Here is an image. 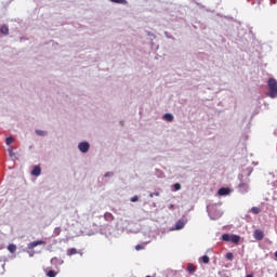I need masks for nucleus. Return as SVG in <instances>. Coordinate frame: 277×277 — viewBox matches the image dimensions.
I'll return each instance as SVG.
<instances>
[{
  "label": "nucleus",
  "mask_w": 277,
  "mask_h": 277,
  "mask_svg": "<svg viewBox=\"0 0 277 277\" xmlns=\"http://www.w3.org/2000/svg\"><path fill=\"white\" fill-rule=\"evenodd\" d=\"M47 276H48V277H56V276H57V273H56L55 271H49V272L47 273Z\"/></svg>",
  "instance_id": "19"
},
{
  "label": "nucleus",
  "mask_w": 277,
  "mask_h": 277,
  "mask_svg": "<svg viewBox=\"0 0 277 277\" xmlns=\"http://www.w3.org/2000/svg\"><path fill=\"white\" fill-rule=\"evenodd\" d=\"M77 254V250L75 248L68 249L67 250V256H72Z\"/></svg>",
  "instance_id": "14"
},
{
  "label": "nucleus",
  "mask_w": 277,
  "mask_h": 277,
  "mask_svg": "<svg viewBox=\"0 0 277 277\" xmlns=\"http://www.w3.org/2000/svg\"><path fill=\"white\" fill-rule=\"evenodd\" d=\"M137 200H140V197L137 196H134L131 198V202H137Z\"/></svg>",
  "instance_id": "25"
},
{
  "label": "nucleus",
  "mask_w": 277,
  "mask_h": 277,
  "mask_svg": "<svg viewBox=\"0 0 277 277\" xmlns=\"http://www.w3.org/2000/svg\"><path fill=\"white\" fill-rule=\"evenodd\" d=\"M269 98H277V80L275 78H269L267 81Z\"/></svg>",
  "instance_id": "1"
},
{
  "label": "nucleus",
  "mask_w": 277,
  "mask_h": 277,
  "mask_svg": "<svg viewBox=\"0 0 277 277\" xmlns=\"http://www.w3.org/2000/svg\"><path fill=\"white\" fill-rule=\"evenodd\" d=\"M253 237L254 239H256V241H263V239L265 238V233L261 229H255L253 232Z\"/></svg>",
  "instance_id": "3"
},
{
  "label": "nucleus",
  "mask_w": 277,
  "mask_h": 277,
  "mask_svg": "<svg viewBox=\"0 0 277 277\" xmlns=\"http://www.w3.org/2000/svg\"><path fill=\"white\" fill-rule=\"evenodd\" d=\"M40 174H42V169L40 168V166H35L32 171H31V175L32 176H40Z\"/></svg>",
  "instance_id": "6"
},
{
  "label": "nucleus",
  "mask_w": 277,
  "mask_h": 277,
  "mask_svg": "<svg viewBox=\"0 0 277 277\" xmlns=\"http://www.w3.org/2000/svg\"><path fill=\"white\" fill-rule=\"evenodd\" d=\"M187 272H189V274H194L196 272V266L194 264H188Z\"/></svg>",
  "instance_id": "12"
},
{
  "label": "nucleus",
  "mask_w": 277,
  "mask_h": 277,
  "mask_svg": "<svg viewBox=\"0 0 277 277\" xmlns=\"http://www.w3.org/2000/svg\"><path fill=\"white\" fill-rule=\"evenodd\" d=\"M225 259H227V261H233V259H235V255L233 254V252H228L226 253Z\"/></svg>",
  "instance_id": "17"
},
{
  "label": "nucleus",
  "mask_w": 277,
  "mask_h": 277,
  "mask_svg": "<svg viewBox=\"0 0 277 277\" xmlns=\"http://www.w3.org/2000/svg\"><path fill=\"white\" fill-rule=\"evenodd\" d=\"M47 241L44 240H36L28 243V250H34V248H37V246H45Z\"/></svg>",
  "instance_id": "4"
},
{
  "label": "nucleus",
  "mask_w": 277,
  "mask_h": 277,
  "mask_svg": "<svg viewBox=\"0 0 277 277\" xmlns=\"http://www.w3.org/2000/svg\"><path fill=\"white\" fill-rule=\"evenodd\" d=\"M104 217H105L106 220H114V214L107 212V213H105Z\"/></svg>",
  "instance_id": "21"
},
{
  "label": "nucleus",
  "mask_w": 277,
  "mask_h": 277,
  "mask_svg": "<svg viewBox=\"0 0 277 277\" xmlns=\"http://www.w3.org/2000/svg\"><path fill=\"white\" fill-rule=\"evenodd\" d=\"M174 192H179V189H181V184L180 183H175L173 185Z\"/></svg>",
  "instance_id": "23"
},
{
  "label": "nucleus",
  "mask_w": 277,
  "mask_h": 277,
  "mask_svg": "<svg viewBox=\"0 0 277 277\" xmlns=\"http://www.w3.org/2000/svg\"><path fill=\"white\" fill-rule=\"evenodd\" d=\"M114 175V173L113 172H107V173H105V175L104 176H113Z\"/></svg>",
  "instance_id": "27"
},
{
  "label": "nucleus",
  "mask_w": 277,
  "mask_h": 277,
  "mask_svg": "<svg viewBox=\"0 0 277 277\" xmlns=\"http://www.w3.org/2000/svg\"><path fill=\"white\" fill-rule=\"evenodd\" d=\"M238 187H239L240 192H248L247 183H240Z\"/></svg>",
  "instance_id": "11"
},
{
  "label": "nucleus",
  "mask_w": 277,
  "mask_h": 277,
  "mask_svg": "<svg viewBox=\"0 0 277 277\" xmlns=\"http://www.w3.org/2000/svg\"><path fill=\"white\" fill-rule=\"evenodd\" d=\"M251 213H253L254 215H259V213H261V208L252 207L251 208Z\"/></svg>",
  "instance_id": "13"
},
{
  "label": "nucleus",
  "mask_w": 277,
  "mask_h": 277,
  "mask_svg": "<svg viewBox=\"0 0 277 277\" xmlns=\"http://www.w3.org/2000/svg\"><path fill=\"white\" fill-rule=\"evenodd\" d=\"M78 148H79L80 153H88V150H90V143L81 142V143H79Z\"/></svg>",
  "instance_id": "5"
},
{
  "label": "nucleus",
  "mask_w": 277,
  "mask_h": 277,
  "mask_svg": "<svg viewBox=\"0 0 277 277\" xmlns=\"http://www.w3.org/2000/svg\"><path fill=\"white\" fill-rule=\"evenodd\" d=\"M246 277H254V275H253V274H250V275H247Z\"/></svg>",
  "instance_id": "28"
},
{
  "label": "nucleus",
  "mask_w": 277,
  "mask_h": 277,
  "mask_svg": "<svg viewBox=\"0 0 277 277\" xmlns=\"http://www.w3.org/2000/svg\"><path fill=\"white\" fill-rule=\"evenodd\" d=\"M135 250H137V251L144 250V246H142V245H136V246H135Z\"/></svg>",
  "instance_id": "24"
},
{
  "label": "nucleus",
  "mask_w": 277,
  "mask_h": 277,
  "mask_svg": "<svg viewBox=\"0 0 277 277\" xmlns=\"http://www.w3.org/2000/svg\"><path fill=\"white\" fill-rule=\"evenodd\" d=\"M154 196H159V192L151 193V194L149 195L150 198H154Z\"/></svg>",
  "instance_id": "26"
},
{
  "label": "nucleus",
  "mask_w": 277,
  "mask_h": 277,
  "mask_svg": "<svg viewBox=\"0 0 277 277\" xmlns=\"http://www.w3.org/2000/svg\"><path fill=\"white\" fill-rule=\"evenodd\" d=\"M223 241H229L230 243H239L241 241V236L235 234H223L222 235Z\"/></svg>",
  "instance_id": "2"
},
{
  "label": "nucleus",
  "mask_w": 277,
  "mask_h": 277,
  "mask_svg": "<svg viewBox=\"0 0 277 277\" xmlns=\"http://www.w3.org/2000/svg\"><path fill=\"white\" fill-rule=\"evenodd\" d=\"M176 230H181L182 228H185V223L183 221H177L175 224Z\"/></svg>",
  "instance_id": "10"
},
{
  "label": "nucleus",
  "mask_w": 277,
  "mask_h": 277,
  "mask_svg": "<svg viewBox=\"0 0 277 277\" xmlns=\"http://www.w3.org/2000/svg\"><path fill=\"white\" fill-rule=\"evenodd\" d=\"M37 135H41L44 136L47 135V132L42 131V130H36Z\"/></svg>",
  "instance_id": "22"
},
{
  "label": "nucleus",
  "mask_w": 277,
  "mask_h": 277,
  "mask_svg": "<svg viewBox=\"0 0 277 277\" xmlns=\"http://www.w3.org/2000/svg\"><path fill=\"white\" fill-rule=\"evenodd\" d=\"M13 143H14V137H12V136L6 137V140H5L6 146H10V144H13Z\"/></svg>",
  "instance_id": "16"
},
{
  "label": "nucleus",
  "mask_w": 277,
  "mask_h": 277,
  "mask_svg": "<svg viewBox=\"0 0 277 277\" xmlns=\"http://www.w3.org/2000/svg\"><path fill=\"white\" fill-rule=\"evenodd\" d=\"M8 250H9V252H12V253L16 252L15 245H9Z\"/></svg>",
  "instance_id": "18"
},
{
  "label": "nucleus",
  "mask_w": 277,
  "mask_h": 277,
  "mask_svg": "<svg viewBox=\"0 0 277 277\" xmlns=\"http://www.w3.org/2000/svg\"><path fill=\"white\" fill-rule=\"evenodd\" d=\"M173 208H174V206L171 205V206H170V209H173Z\"/></svg>",
  "instance_id": "30"
},
{
  "label": "nucleus",
  "mask_w": 277,
  "mask_h": 277,
  "mask_svg": "<svg viewBox=\"0 0 277 277\" xmlns=\"http://www.w3.org/2000/svg\"><path fill=\"white\" fill-rule=\"evenodd\" d=\"M219 196H228L230 194V188L222 187L217 192Z\"/></svg>",
  "instance_id": "7"
},
{
  "label": "nucleus",
  "mask_w": 277,
  "mask_h": 277,
  "mask_svg": "<svg viewBox=\"0 0 277 277\" xmlns=\"http://www.w3.org/2000/svg\"><path fill=\"white\" fill-rule=\"evenodd\" d=\"M111 3H121L122 5L127 4V0H110Z\"/></svg>",
  "instance_id": "20"
},
{
  "label": "nucleus",
  "mask_w": 277,
  "mask_h": 277,
  "mask_svg": "<svg viewBox=\"0 0 277 277\" xmlns=\"http://www.w3.org/2000/svg\"><path fill=\"white\" fill-rule=\"evenodd\" d=\"M10 156L12 157V149H9Z\"/></svg>",
  "instance_id": "29"
},
{
  "label": "nucleus",
  "mask_w": 277,
  "mask_h": 277,
  "mask_svg": "<svg viewBox=\"0 0 277 277\" xmlns=\"http://www.w3.org/2000/svg\"><path fill=\"white\" fill-rule=\"evenodd\" d=\"M201 261L202 263H205V265H209V261H210L209 255L201 256Z\"/></svg>",
  "instance_id": "15"
},
{
  "label": "nucleus",
  "mask_w": 277,
  "mask_h": 277,
  "mask_svg": "<svg viewBox=\"0 0 277 277\" xmlns=\"http://www.w3.org/2000/svg\"><path fill=\"white\" fill-rule=\"evenodd\" d=\"M0 32L3 34V36H8L10 34V28H8L6 25L1 26Z\"/></svg>",
  "instance_id": "9"
},
{
  "label": "nucleus",
  "mask_w": 277,
  "mask_h": 277,
  "mask_svg": "<svg viewBox=\"0 0 277 277\" xmlns=\"http://www.w3.org/2000/svg\"><path fill=\"white\" fill-rule=\"evenodd\" d=\"M163 120H166V122H173L174 121V116L170 113H167L163 115Z\"/></svg>",
  "instance_id": "8"
}]
</instances>
